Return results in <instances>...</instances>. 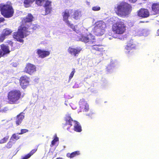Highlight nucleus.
Here are the masks:
<instances>
[{"label":"nucleus","mask_w":159,"mask_h":159,"mask_svg":"<svg viewBox=\"0 0 159 159\" xmlns=\"http://www.w3.org/2000/svg\"><path fill=\"white\" fill-rule=\"evenodd\" d=\"M8 43L11 46H12L13 43L11 41H9Z\"/></svg>","instance_id":"c03bdc74"},{"label":"nucleus","mask_w":159,"mask_h":159,"mask_svg":"<svg viewBox=\"0 0 159 159\" xmlns=\"http://www.w3.org/2000/svg\"><path fill=\"white\" fill-rule=\"evenodd\" d=\"M12 32L11 30L6 28L3 30L2 34L6 37L10 35Z\"/></svg>","instance_id":"cd10ccee"},{"label":"nucleus","mask_w":159,"mask_h":159,"mask_svg":"<svg viewBox=\"0 0 159 159\" xmlns=\"http://www.w3.org/2000/svg\"><path fill=\"white\" fill-rule=\"evenodd\" d=\"M157 34L158 35H159V29L157 30Z\"/></svg>","instance_id":"a18cd8bd"},{"label":"nucleus","mask_w":159,"mask_h":159,"mask_svg":"<svg viewBox=\"0 0 159 159\" xmlns=\"http://www.w3.org/2000/svg\"><path fill=\"white\" fill-rule=\"evenodd\" d=\"M81 40L85 43H89L93 44L95 42V37L91 34L88 35L87 36H83L81 38Z\"/></svg>","instance_id":"4468645a"},{"label":"nucleus","mask_w":159,"mask_h":159,"mask_svg":"<svg viewBox=\"0 0 159 159\" xmlns=\"http://www.w3.org/2000/svg\"><path fill=\"white\" fill-rule=\"evenodd\" d=\"M9 110L8 108L7 107H3L1 110V111L2 112H6L7 111Z\"/></svg>","instance_id":"4c0bfd02"},{"label":"nucleus","mask_w":159,"mask_h":159,"mask_svg":"<svg viewBox=\"0 0 159 159\" xmlns=\"http://www.w3.org/2000/svg\"><path fill=\"white\" fill-rule=\"evenodd\" d=\"M114 10L115 13L118 16L125 17L131 13L132 10V7L129 3L122 2L115 6Z\"/></svg>","instance_id":"f03ea898"},{"label":"nucleus","mask_w":159,"mask_h":159,"mask_svg":"<svg viewBox=\"0 0 159 159\" xmlns=\"http://www.w3.org/2000/svg\"><path fill=\"white\" fill-rule=\"evenodd\" d=\"M152 10L154 15L159 14V3H155L152 4Z\"/></svg>","instance_id":"aec40b11"},{"label":"nucleus","mask_w":159,"mask_h":159,"mask_svg":"<svg viewBox=\"0 0 159 159\" xmlns=\"http://www.w3.org/2000/svg\"><path fill=\"white\" fill-rule=\"evenodd\" d=\"M80 152L79 151H76L71 153H68L66 154V156L70 158H72L80 155Z\"/></svg>","instance_id":"b1692460"},{"label":"nucleus","mask_w":159,"mask_h":159,"mask_svg":"<svg viewBox=\"0 0 159 159\" xmlns=\"http://www.w3.org/2000/svg\"><path fill=\"white\" fill-rule=\"evenodd\" d=\"M34 16L31 13H29L26 17L24 18L23 20L24 23L31 22L33 21Z\"/></svg>","instance_id":"5701e85b"},{"label":"nucleus","mask_w":159,"mask_h":159,"mask_svg":"<svg viewBox=\"0 0 159 159\" xmlns=\"http://www.w3.org/2000/svg\"><path fill=\"white\" fill-rule=\"evenodd\" d=\"M82 50L80 47L73 48L69 47L67 50L68 52L71 56L74 57H77Z\"/></svg>","instance_id":"9d476101"},{"label":"nucleus","mask_w":159,"mask_h":159,"mask_svg":"<svg viewBox=\"0 0 159 159\" xmlns=\"http://www.w3.org/2000/svg\"><path fill=\"white\" fill-rule=\"evenodd\" d=\"M13 37L20 42L23 43L24 42V40L22 39L23 38L21 35L19 28H18L17 31L13 33Z\"/></svg>","instance_id":"dca6fc26"},{"label":"nucleus","mask_w":159,"mask_h":159,"mask_svg":"<svg viewBox=\"0 0 159 159\" xmlns=\"http://www.w3.org/2000/svg\"><path fill=\"white\" fill-rule=\"evenodd\" d=\"M79 105L81 111L87 112L89 110V105L84 99L82 98L80 100Z\"/></svg>","instance_id":"9b49d317"},{"label":"nucleus","mask_w":159,"mask_h":159,"mask_svg":"<svg viewBox=\"0 0 159 159\" xmlns=\"http://www.w3.org/2000/svg\"><path fill=\"white\" fill-rule=\"evenodd\" d=\"M92 10L94 11H98L100 10V7L98 6L93 7L92 8Z\"/></svg>","instance_id":"e433bc0d"},{"label":"nucleus","mask_w":159,"mask_h":159,"mask_svg":"<svg viewBox=\"0 0 159 159\" xmlns=\"http://www.w3.org/2000/svg\"><path fill=\"white\" fill-rule=\"evenodd\" d=\"M37 53L39 57L41 58H44L49 56L50 54V52L48 51L38 49Z\"/></svg>","instance_id":"a211bd4d"},{"label":"nucleus","mask_w":159,"mask_h":159,"mask_svg":"<svg viewBox=\"0 0 159 159\" xmlns=\"http://www.w3.org/2000/svg\"><path fill=\"white\" fill-rule=\"evenodd\" d=\"M58 141V138L57 136L56 135L54 139L51 142L50 147H52Z\"/></svg>","instance_id":"7c9ffc66"},{"label":"nucleus","mask_w":159,"mask_h":159,"mask_svg":"<svg viewBox=\"0 0 159 159\" xmlns=\"http://www.w3.org/2000/svg\"><path fill=\"white\" fill-rule=\"evenodd\" d=\"M22 96L21 92L18 89H13L9 91L7 94V99L8 103H17Z\"/></svg>","instance_id":"20e7f679"},{"label":"nucleus","mask_w":159,"mask_h":159,"mask_svg":"<svg viewBox=\"0 0 159 159\" xmlns=\"http://www.w3.org/2000/svg\"><path fill=\"white\" fill-rule=\"evenodd\" d=\"M51 2L48 0H36L35 3L39 6L44 5L45 8V15L50 13L52 11Z\"/></svg>","instance_id":"39448f33"},{"label":"nucleus","mask_w":159,"mask_h":159,"mask_svg":"<svg viewBox=\"0 0 159 159\" xmlns=\"http://www.w3.org/2000/svg\"><path fill=\"white\" fill-rule=\"evenodd\" d=\"M79 16L80 12L78 10H76L73 13V18L75 20H78L79 18Z\"/></svg>","instance_id":"c756f323"},{"label":"nucleus","mask_w":159,"mask_h":159,"mask_svg":"<svg viewBox=\"0 0 159 159\" xmlns=\"http://www.w3.org/2000/svg\"><path fill=\"white\" fill-rule=\"evenodd\" d=\"M4 56L3 52L0 49V58Z\"/></svg>","instance_id":"a19ab883"},{"label":"nucleus","mask_w":159,"mask_h":159,"mask_svg":"<svg viewBox=\"0 0 159 159\" xmlns=\"http://www.w3.org/2000/svg\"><path fill=\"white\" fill-rule=\"evenodd\" d=\"M137 15L139 17L143 18L148 17L149 16V12L147 9L141 8L138 11Z\"/></svg>","instance_id":"2eb2a0df"},{"label":"nucleus","mask_w":159,"mask_h":159,"mask_svg":"<svg viewBox=\"0 0 159 159\" xmlns=\"http://www.w3.org/2000/svg\"><path fill=\"white\" fill-rule=\"evenodd\" d=\"M19 28L23 38L26 37L30 34V32L28 30V28L26 27L20 26Z\"/></svg>","instance_id":"f3484780"},{"label":"nucleus","mask_w":159,"mask_h":159,"mask_svg":"<svg viewBox=\"0 0 159 159\" xmlns=\"http://www.w3.org/2000/svg\"><path fill=\"white\" fill-rule=\"evenodd\" d=\"M37 70L35 66L30 63H28L26 65L24 71L30 75H33Z\"/></svg>","instance_id":"1a4fd4ad"},{"label":"nucleus","mask_w":159,"mask_h":159,"mask_svg":"<svg viewBox=\"0 0 159 159\" xmlns=\"http://www.w3.org/2000/svg\"><path fill=\"white\" fill-rule=\"evenodd\" d=\"M9 136L7 135L0 140V144H3L6 143L8 140Z\"/></svg>","instance_id":"c85d7f7f"},{"label":"nucleus","mask_w":159,"mask_h":159,"mask_svg":"<svg viewBox=\"0 0 159 159\" xmlns=\"http://www.w3.org/2000/svg\"><path fill=\"white\" fill-rule=\"evenodd\" d=\"M5 20V19L3 17H0V23L3 22Z\"/></svg>","instance_id":"ea45409f"},{"label":"nucleus","mask_w":159,"mask_h":159,"mask_svg":"<svg viewBox=\"0 0 159 159\" xmlns=\"http://www.w3.org/2000/svg\"><path fill=\"white\" fill-rule=\"evenodd\" d=\"M38 28V27L36 25H34V26L33 27L32 29L34 30H36Z\"/></svg>","instance_id":"37998d69"},{"label":"nucleus","mask_w":159,"mask_h":159,"mask_svg":"<svg viewBox=\"0 0 159 159\" xmlns=\"http://www.w3.org/2000/svg\"><path fill=\"white\" fill-rule=\"evenodd\" d=\"M94 27V29L98 35H101L104 34L105 30L106 25L102 21H99L97 22Z\"/></svg>","instance_id":"0eeeda50"},{"label":"nucleus","mask_w":159,"mask_h":159,"mask_svg":"<svg viewBox=\"0 0 159 159\" xmlns=\"http://www.w3.org/2000/svg\"><path fill=\"white\" fill-rule=\"evenodd\" d=\"M128 0L129 1V2L130 3H134L135 2H136L137 1V0Z\"/></svg>","instance_id":"79ce46f5"},{"label":"nucleus","mask_w":159,"mask_h":159,"mask_svg":"<svg viewBox=\"0 0 159 159\" xmlns=\"http://www.w3.org/2000/svg\"><path fill=\"white\" fill-rule=\"evenodd\" d=\"M11 138L15 139L16 140H17L19 139L20 137L17 134H14L12 135L11 137Z\"/></svg>","instance_id":"72a5a7b5"},{"label":"nucleus","mask_w":159,"mask_h":159,"mask_svg":"<svg viewBox=\"0 0 159 159\" xmlns=\"http://www.w3.org/2000/svg\"><path fill=\"white\" fill-rule=\"evenodd\" d=\"M74 124V130L77 132H81L82 131L81 127L79 123L77 121H75Z\"/></svg>","instance_id":"a878e982"},{"label":"nucleus","mask_w":159,"mask_h":159,"mask_svg":"<svg viewBox=\"0 0 159 159\" xmlns=\"http://www.w3.org/2000/svg\"><path fill=\"white\" fill-rule=\"evenodd\" d=\"M0 11L1 15L5 18L12 17L14 15V11L11 2L8 1L5 3H0Z\"/></svg>","instance_id":"7ed1b4c3"},{"label":"nucleus","mask_w":159,"mask_h":159,"mask_svg":"<svg viewBox=\"0 0 159 159\" xmlns=\"http://www.w3.org/2000/svg\"><path fill=\"white\" fill-rule=\"evenodd\" d=\"M91 51H95L102 52L104 51V48L102 47V46L101 45H95L92 46L91 48Z\"/></svg>","instance_id":"412c9836"},{"label":"nucleus","mask_w":159,"mask_h":159,"mask_svg":"<svg viewBox=\"0 0 159 159\" xmlns=\"http://www.w3.org/2000/svg\"><path fill=\"white\" fill-rule=\"evenodd\" d=\"M56 159H63V158L61 157H59L57 158Z\"/></svg>","instance_id":"49530a36"},{"label":"nucleus","mask_w":159,"mask_h":159,"mask_svg":"<svg viewBox=\"0 0 159 159\" xmlns=\"http://www.w3.org/2000/svg\"><path fill=\"white\" fill-rule=\"evenodd\" d=\"M75 69L74 68L72 69V71L70 73L69 76V80H70L73 77L75 73Z\"/></svg>","instance_id":"473e14b6"},{"label":"nucleus","mask_w":159,"mask_h":159,"mask_svg":"<svg viewBox=\"0 0 159 159\" xmlns=\"http://www.w3.org/2000/svg\"><path fill=\"white\" fill-rule=\"evenodd\" d=\"M86 115L88 116L89 118H90L92 119L93 117L94 114L93 112H91L90 113L87 114Z\"/></svg>","instance_id":"58836bf2"},{"label":"nucleus","mask_w":159,"mask_h":159,"mask_svg":"<svg viewBox=\"0 0 159 159\" xmlns=\"http://www.w3.org/2000/svg\"><path fill=\"white\" fill-rule=\"evenodd\" d=\"M25 113L21 112L16 117V123L17 126L20 125L25 118Z\"/></svg>","instance_id":"6ab92c4d"},{"label":"nucleus","mask_w":159,"mask_h":159,"mask_svg":"<svg viewBox=\"0 0 159 159\" xmlns=\"http://www.w3.org/2000/svg\"><path fill=\"white\" fill-rule=\"evenodd\" d=\"M125 49L126 50L125 51L126 53L128 56H130L134 54L136 49V45L132 41H130L128 43L125 47Z\"/></svg>","instance_id":"6e6552de"},{"label":"nucleus","mask_w":159,"mask_h":159,"mask_svg":"<svg viewBox=\"0 0 159 159\" xmlns=\"http://www.w3.org/2000/svg\"><path fill=\"white\" fill-rule=\"evenodd\" d=\"M64 119L65 124H64L63 127L64 128H66V126L68 125V127L67 128V130H68L69 128L72 125V124L74 123L76 121L73 120L70 115L69 114L66 115Z\"/></svg>","instance_id":"ddd939ff"},{"label":"nucleus","mask_w":159,"mask_h":159,"mask_svg":"<svg viewBox=\"0 0 159 159\" xmlns=\"http://www.w3.org/2000/svg\"><path fill=\"white\" fill-rule=\"evenodd\" d=\"M62 16L63 17V20L65 22L67 25L68 26L73 29V30L76 31V27L77 25L74 26L71 23L70 21L68 20V19L70 16V13L69 10L68 9L65 10L62 12Z\"/></svg>","instance_id":"423d86ee"},{"label":"nucleus","mask_w":159,"mask_h":159,"mask_svg":"<svg viewBox=\"0 0 159 159\" xmlns=\"http://www.w3.org/2000/svg\"><path fill=\"white\" fill-rule=\"evenodd\" d=\"M140 23H144V21H140Z\"/></svg>","instance_id":"de8ad7c7"},{"label":"nucleus","mask_w":159,"mask_h":159,"mask_svg":"<svg viewBox=\"0 0 159 159\" xmlns=\"http://www.w3.org/2000/svg\"><path fill=\"white\" fill-rule=\"evenodd\" d=\"M34 1L35 0H24V4L25 7H29L30 4L33 3Z\"/></svg>","instance_id":"bb28decb"},{"label":"nucleus","mask_w":159,"mask_h":159,"mask_svg":"<svg viewBox=\"0 0 159 159\" xmlns=\"http://www.w3.org/2000/svg\"><path fill=\"white\" fill-rule=\"evenodd\" d=\"M113 22L112 25V31L116 34H122L126 30V25L124 20L117 17L114 16L110 19Z\"/></svg>","instance_id":"f257e3e1"},{"label":"nucleus","mask_w":159,"mask_h":159,"mask_svg":"<svg viewBox=\"0 0 159 159\" xmlns=\"http://www.w3.org/2000/svg\"><path fill=\"white\" fill-rule=\"evenodd\" d=\"M29 77L26 75L22 76L20 78V84L22 89L26 88L28 85L29 83Z\"/></svg>","instance_id":"f8f14e48"},{"label":"nucleus","mask_w":159,"mask_h":159,"mask_svg":"<svg viewBox=\"0 0 159 159\" xmlns=\"http://www.w3.org/2000/svg\"><path fill=\"white\" fill-rule=\"evenodd\" d=\"M0 47L1 48V50L3 52L4 56L10 53V51L8 46L2 44L1 45Z\"/></svg>","instance_id":"4be33fe9"},{"label":"nucleus","mask_w":159,"mask_h":159,"mask_svg":"<svg viewBox=\"0 0 159 159\" xmlns=\"http://www.w3.org/2000/svg\"><path fill=\"white\" fill-rule=\"evenodd\" d=\"M28 131L29 130L28 129H22L21 130L20 132L18 133V134L20 135L22 134L28 132Z\"/></svg>","instance_id":"f704fd0d"},{"label":"nucleus","mask_w":159,"mask_h":159,"mask_svg":"<svg viewBox=\"0 0 159 159\" xmlns=\"http://www.w3.org/2000/svg\"><path fill=\"white\" fill-rule=\"evenodd\" d=\"M13 144V143L10 140L7 143V144L5 145L4 148L10 149L12 147Z\"/></svg>","instance_id":"2f4dec72"},{"label":"nucleus","mask_w":159,"mask_h":159,"mask_svg":"<svg viewBox=\"0 0 159 159\" xmlns=\"http://www.w3.org/2000/svg\"><path fill=\"white\" fill-rule=\"evenodd\" d=\"M5 36L2 34L0 35V42H2L5 38Z\"/></svg>","instance_id":"c9c22d12"},{"label":"nucleus","mask_w":159,"mask_h":159,"mask_svg":"<svg viewBox=\"0 0 159 159\" xmlns=\"http://www.w3.org/2000/svg\"><path fill=\"white\" fill-rule=\"evenodd\" d=\"M37 150V148L32 150L29 153L23 157L21 159H28L29 158L36 152Z\"/></svg>","instance_id":"393cba45"}]
</instances>
